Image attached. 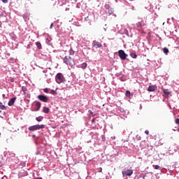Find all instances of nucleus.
<instances>
[{
	"label": "nucleus",
	"mask_w": 179,
	"mask_h": 179,
	"mask_svg": "<svg viewBox=\"0 0 179 179\" xmlns=\"http://www.w3.org/2000/svg\"><path fill=\"white\" fill-rule=\"evenodd\" d=\"M64 63L66 64V65H69L70 66H72L73 65V59H72V57L70 56H66L63 59Z\"/></svg>",
	"instance_id": "1"
},
{
	"label": "nucleus",
	"mask_w": 179,
	"mask_h": 179,
	"mask_svg": "<svg viewBox=\"0 0 179 179\" xmlns=\"http://www.w3.org/2000/svg\"><path fill=\"white\" fill-rule=\"evenodd\" d=\"M45 128L44 124H36L29 127V131H37V129H43Z\"/></svg>",
	"instance_id": "2"
},
{
	"label": "nucleus",
	"mask_w": 179,
	"mask_h": 179,
	"mask_svg": "<svg viewBox=\"0 0 179 179\" xmlns=\"http://www.w3.org/2000/svg\"><path fill=\"white\" fill-rule=\"evenodd\" d=\"M57 83H62L64 82V76L61 73H58L55 76Z\"/></svg>",
	"instance_id": "3"
},
{
	"label": "nucleus",
	"mask_w": 179,
	"mask_h": 179,
	"mask_svg": "<svg viewBox=\"0 0 179 179\" xmlns=\"http://www.w3.org/2000/svg\"><path fill=\"white\" fill-rule=\"evenodd\" d=\"M118 54L120 58L123 60L127 59V57H128V55H127L122 50H119Z\"/></svg>",
	"instance_id": "4"
},
{
	"label": "nucleus",
	"mask_w": 179,
	"mask_h": 179,
	"mask_svg": "<svg viewBox=\"0 0 179 179\" xmlns=\"http://www.w3.org/2000/svg\"><path fill=\"white\" fill-rule=\"evenodd\" d=\"M38 99L41 100V101H43V103H47L48 101V97L44 95H38Z\"/></svg>",
	"instance_id": "5"
},
{
	"label": "nucleus",
	"mask_w": 179,
	"mask_h": 179,
	"mask_svg": "<svg viewBox=\"0 0 179 179\" xmlns=\"http://www.w3.org/2000/svg\"><path fill=\"white\" fill-rule=\"evenodd\" d=\"M92 47H95V48H101V47H102V45L99 41H93Z\"/></svg>",
	"instance_id": "6"
},
{
	"label": "nucleus",
	"mask_w": 179,
	"mask_h": 179,
	"mask_svg": "<svg viewBox=\"0 0 179 179\" xmlns=\"http://www.w3.org/2000/svg\"><path fill=\"white\" fill-rule=\"evenodd\" d=\"M134 173V171L131 169H127L125 171L122 172L123 176H132V174Z\"/></svg>",
	"instance_id": "7"
},
{
	"label": "nucleus",
	"mask_w": 179,
	"mask_h": 179,
	"mask_svg": "<svg viewBox=\"0 0 179 179\" xmlns=\"http://www.w3.org/2000/svg\"><path fill=\"white\" fill-rule=\"evenodd\" d=\"M157 86L156 85H150L148 88V92H155V90H157Z\"/></svg>",
	"instance_id": "8"
},
{
	"label": "nucleus",
	"mask_w": 179,
	"mask_h": 179,
	"mask_svg": "<svg viewBox=\"0 0 179 179\" xmlns=\"http://www.w3.org/2000/svg\"><path fill=\"white\" fill-rule=\"evenodd\" d=\"M36 108L34 109V111H38V110H40V108H41V103L40 102H36Z\"/></svg>",
	"instance_id": "9"
},
{
	"label": "nucleus",
	"mask_w": 179,
	"mask_h": 179,
	"mask_svg": "<svg viewBox=\"0 0 179 179\" xmlns=\"http://www.w3.org/2000/svg\"><path fill=\"white\" fill-rule=\"evenodd\" d=\"M105 8L109 10V15H111L113 13V10H111V7L110 6V4H105Z\"/></svg>",
	"instance_id": "10"
},
{
	"label": "nucleus",
	"mask_w": 179,
	"mask_h": 179,
	"mask_svg": "<svg viewBox=\"0 0 179 179\" xmlns=\"http://www.w3.org/2000/svg\"><path fill=\"white\" fill-rule=\"evenodd\" d=\"M15 101H16V98L13 97L11 99H10L9 102H8V106H13V104H15Z\"/></svg>",
	"instance_id": "11"
},
{
	"label": "nucleus",
	"mask_w": 179,
	"mask_h": 179,
	"mask_svg": "<svg viewBox=\"0 0 179 179\" xmlns=\"http://www.w3.org/2000/svg\"><path fill=\"white\" fill-rule=\"evenodd\" d=\"M125 96L126 97L131 99V96H134V94H131L129 91H126Z\"/></svg>",
	"instance_id": "12"
},
{
	"label": "nucleus",
	"mask_w": 179,
	"mask_h": 179,
	"mask_svg": "<svg viewBox=\"0 0 179 179\" xmlns=\"http://www.w3.org/2000/svg\"><path fill=\"white\" fill-rule=\"evenodd\" d=\"M162 92L166 96H170V94H171V92L167 91V90L162 89Z\"/></svg>",
	"instance_id": "13"
},
{
	"label": "nucleus",
	"mask_w": 179,
	"mask_h": 179,
	"mask_svg": "<svg viewBox=\"0 0 179 179\" xmlns=\"http://www.w3.org/2000/svg\"><path fill=\"white\" fill-rule=\"evenodd\" d=\"M43 113H45V114H48V113H50V108H47V107H43Z\"/></svg>",
	"instance_id": "14"
},
{
	"label": "nucleus",
	"mask_w": 179,
	"mask_h": 179,
	"mask_svg": "<svg viewBox=\"0 0 179 179\" xmlns=\"http://www.w3.org/2000/svg\"><path fill=\"white\" fill-rule=\"evenodd\" d=\"M36 45L38 50H41L42 46H41V43L40 42H36Z\"/></svg>",
	"instance_id": "15"
},
{
	"label": "nucleus",
	"mask_w": 179,
	"mask_h": 179,
	"mask_svg": "<svg viewBox=\"0 0 179 179\" xmlns=\"http://www.w3.org/2000/svg\"><path fill=\"white\" fill-rule=\"evenodd\" d=\"M43 118H44L43 116H39V117H37L36 120V121H38V122H41V121H43Z\"/></svg>",
	"instance_id": "16"
},
{
	"label": "nucleus",
	"mask_w": 179,
	"mask_h": 179,
	"mask_svg": "<svg viewBox=\"0 0 179 179\" xmlns=\"http://www.w3.org/2000/svg\"><path fill=\"white\" fill-rule=\"evenodd\" d=\"M130 57H131V58H134V59H136V57H138V55H136L134 52H131L130 54Z\"/></svg>",
	"instance_id": "17"
},
{
	"label": "nucleus",
	"mask_w": 179,
	"mask_h": 179,
	"mask_svg": "<svg viewBox=\"0 0 179 179\" xmlns=\"http://www.w3.org/2000/svg\"><path fill=\"white\" fill-rule=\"evenodd\" d=\"M81 68L83 69H86V68H87V63H83L81 65Z\"/></svg>",
	"instance_id": "18"
},
{
	"label": "nucleus",
	"mask_w": 179,
	"mask_h": 179,
	"mask_svg": "<svg viewBox=\"0 0 179 179\" xmlns=\"http://www.w3.org/2000/svg\"><path fill=\"white\" fill-rule=\"evenodd\" d=\"M0 108L1 110H6V106L2 104V103H0Z\"/></svg>",
	"instance_id": "19"
},
{
	"label": "nucleus",
	"mask_w": 179,
	"mask_h": 179,
	"mask_svg": "<svg viewBox=\"0 0 179 179\" xmlns=\"http://www.w3.org/2000/svg\"><path fill=\"white\" fill-rule=\"evenodd\" d=\"M69 55H73L75 54V51L72 49H70L69 50Z\"/></svg>",
	"instance_id": "20"
},
{
	"label": "nucleus",
	"mask_w": 179,
	"mask_h": 179,
	"mask_svg": "<svg viewBox=\"0 0 179 179\" xmlns=\"http://www.w3.org/2000/svg\"><path fill=\"white\" fill-rule=\"evenodd\" d=\"M163 52H164V54H169V49L167 48H164L163 49Z\"/></svg>",
	"instance_id": "21"
},
{
	"label": "nucleus",
	"mask_w": 179,
	"mask_h": 179,
	"mask_svg": "<svg viewBox=\"0 0 179 179\" xmlns=\"http://www.w3.org/2000/svg\"><path fill=\"white\" fill-rule=\"evenodd\" d=\"M22 90L24 92V93H26V92H27V88H26V87L24 86L22 87Z\"/></svg>",
	"instance_id": "22"
},
{
	"label": "nucleus",
	"mask_w": 179,
	"mask_h": 179,
	"mask_svg": "<svg viewBox=\"0 0 179 179\" xmlns=\"http://www.w3.org/2000/svg\"><path fill=\"white\" fill-rule=\"evenodd\" d=\"M153 167L155 170H159V169H160V166L159 165H153Z\"/></svg>",
	"instance_id": "23"
},
{
	"label": "nucleus",
	"mask_w": 179,
	"mask_h": 179,
	"mask_svg": "<svg viewBox=\"0 0 179 179\" xmlns=\"http://www.w3.org/2000/svg\"><path fill=\"white\" fill-rule=\"evenodd\" d=\"M23 17H24V19H29V14H24L23 15Z\"/></svg>",
	"instance_id": "24"
},
{
	"label": "nucleus",
	"mask_w": 179,
	"mask_h": 179,
	"mask_svg": "<svg viewBox=\"0 0 179 179\" xmlns=\"http://www.w3.org/2000/svg\"><path fill=\"white\" fill-rule=\"evenodd\" d=\"M50 94H57V92L55 90H52L50 91Z\"/></svg>",
	"instance_id": "25"
},
{
	"label": "nucleus",
	"mask_w": 179,
	"mask_h": 179,
	"mask_svg": "<svg viewBox=\"0 0 179 179\" xmlns=\"http://www.w3.org/2000/svg\"><path fill=\"white\" fill-rule=\"evenodd\" d=\"M136 26H137V27H142V23L138 22V23L136 24Z\"/></svg>",
	"instance_id": "26"
},
{
	"label": "nucleus",
	"mask_w": 179,
	"mask_h": 179,
	"mask_svg": "<svg viewBox=\"0 0 179 179\" xmlns=\"http://www.w3.org/2000/svg\"><path fill=\"white\" fill-rule=\"evenodd\" d=\"M175 122H176V124H177L178 125L179 124V118L176 119Z\"/></svg>",
	"instance_id": "27"
},
{
	"label": "nucleus",
	"mask_w": 179,
	"mask_h": 179,
	"mask_svg": "<svg viewBox=\"0 0 179 179\" xmlns=\"http://www.w3.org/2000/svg\"><path fill=\"white\" fill-rule=\"evenodd\" d=\"M43 92H44L45 93H48V88H45V89L43 90Z\"/></svg>",
	"instance_id": "28"
},
{
	"label": "nucleus",
	"mask_w": 179,
	"mask_h": 179,
	"mask_svg": "<svg viewBox=\"0 0 179 179\" xmlns=\"http://www.w3.org/2000/svg\"><path fill=\"white\" fill-rule=\"evenodd\" d=\"M3 3H8V0H1Z\"/></svg>",
	"instance_id": "29"
},
{
	"label": "nucleus",
	"mask_w": 179,
	"mask_h": 179,
	"mask_svg": "<svg viewBox=\"0 0 179 179\" xmlns=\"http://www.w3.org/2000/svg\"><path fill=\"white\" fill-rule=\"evenodd\" d=\"M53 27H54V23H52V24H50V29H52Z\"/></svg>",
	"instance_id": "30"
},
{
	"label": "nucleus",
	"mask_w": 179,
	"mask_h": 179,
	"mask_svg": "<svg viewBox=\"0 0 179 179\" xmlns=\"http://www.w3.org/2000/svg\"><path fill=\"white\" fill-rule=\"evenodd\" d=\"M145 134L146 135H149V131L146 130V131H145Z\"/></svg>",
	"instance_id": "31"
},
{
	"label": "nucleus",
	"mask_w": 179,
	"mask_h": 179,
	"mask_svg": "<svg viewBox=\"0 0 179 179\" xmlns=\"http://www.w3.org/2000/svg\"><path fill=\"white\" fill-rule=\"evenodd\" d=\"M88 113H90V114H93V111H92V110H89Z\"/></svg>",
	"instance_id": "32"
},
{
	"label": "nucleus",
	"mask_w": 179,
	"mask_h": 179,
	"mask_svg": "<svg viewBox=\"0 0 179 179\" xmlns=\"http://www.w3.org/2000/svg\"><path fill=\"white\" fill-rule=\"evenodd\" d=\"M10 82H12V83L15 82V78H11Z\"/></svg>",
	"instance_id": "33"
},
{
	"label": "nucleus",
	"mask_w": 179,
	"mask_h": 179,
	"mask_svg": "<svg viewBox=\"0 0 179 179\" xmlns=\"http://www.w3.org/2000/svg\"><path fill=\"white\" fill-rule=\"evenodd\" d=\"M34 179H43L42 178H34Z\"/></svg>",
	"instance_id": "34"
},
{
	"label": "nucleus",
	"mask_w": 179,
	"mask_h": 179,
	"mask_svg": "<svg viewBox=\"0 0 179 179\" xmlns=\"http://www.w3.org/2000/svg\"><path fill=\"white\" fill-rule=\"evenodd\" d=\"M130 1H134V0H130Z\"/></svg>",
	"instance_id": "35"
}]
</instances>
